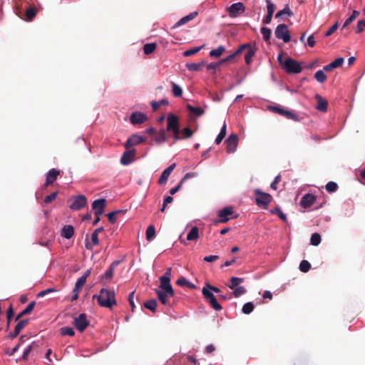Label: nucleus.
Here are the masks:
<instances>
[{"label": "nucleus", "instance_id": "nucleus-14", "mask_svg": "<svg viewBox=\"0 0 365 365\" xmlns=\"http://www.w3.org/2000/svg\"><path fill=\"white\" fill-rule=\"evenodd\" d=\"M106 200L104 198L98 199L93 202L92 209L95 210L96 215H101L106 207Z\"/></svg>", "mask_w": 365, "mask_h": 365}, {"label": "nucleus", "instance_id": "nucleus-46", "mask_svg": "<svg viewBox=\"0 0 365 365\" xmlns=\"http://www.w3.org/2000/svg\"><path fill=\"white\" fill-rule=\"evenodd\" d=\"M270 212L272 214L277 215L278 217L283 221H287V216L284 213H283L279 207H275L274 209L270 210Z\"/></svg>", "mask_w": 365, "mask_h": 365}, {"label": "nucleus", "instance_id": "nucleus-8", "mask_svg": "<svg viewBox=\"0 0 365 365\" xmlns=\"http://www.w3.org/2000/svg\"><path fill=\"white\" fill-rule=\"evenodd\" d=\"M166 130L172 132L180 130L179 118L173 113H169L167 116Z\"/></svg>", "mask_w": 365, "mask_h": 365}, {"label": "nucleus", "instance_id": "nucleus-56", "mask_svg": "<svg viewBox=\"0 0 365 365\" xmlns=\"http://www.w3.org/2000/svg\"><path fill=\"white\" fill-rule=\"evenodd\" d=\"M36 346L35 343H32L31 345H29L26 349H24L23 355H22V359L24 361L27 360L29 354L31 353L32 349L34 346Z\"/></svg>", "mask_w": 365, "mask_h": 365}, {"label": "nucleus", "instance_id": "nucleus-12", "mask_svg": "<svg viewBox=\"0 0 365 365\" xmlns=\"http://www.w3.org/2000/svg\"><path fill=\"white\" fill-rule=\"evenodd\" d=\"M245 11V6L241 2L232 4L230 7L227 8L229 16L232 18L238 16L240 14L243 13Z\"/></svg>", "mask_w": 365, "mask_h": 365}, {"label": "nucleus", "instance_id": "nucleus-3", "mask_svg": "<svg viewBox=\"0 0 365 365\" xmlns=\"http://www.w3.org/2000/svg\"><path fill=\"white\" fill-rule=\"evenodd\" d=\"M283 69L289 73H299L302 71L301 64L290 57L284 60Z\"/></svg>", "mask_w": 365, "mask_h": 365}, {"label": "nucleus", "instance_id": "nucleus-1", "mask_svg": "<svg viewBox=\"0 0 365 365\" xmlns=\"http://www.w3.org/2000/svg\"><path fill=\"white\" fill-rule=\"evenodd\" d=\"M93 299H97L101 307L112 309L113 305L117 302L115 298V292L106 288H102L99 295H93Z\"/></svg>", "mask_w": 365, "mask_h": 365}, {"label": "nucleus", "instance_id": "nucleus-42", "mask_svg": "<svg viewBox=\"0 0 365 365\" xmlns=\"http://www.w3.org/2000/svg\"><path fill=\"white\" fill-rule=\"evenodd\" d=\"M314 78L319 83H321L325 82L327 80V76L323 70L317 71L314 74Z\"/></svg>", "mask_w": 365, "mask_h": 365}, {"label": "nucleus", "instance_id": "nucleus-57", "mask_svg": "<svg viewBox=\"0 0 365 365\" xmlns=\"http://www.w3.org/2000/svg\"><path fill=\"white\" fill-rule=\"evenodd\" d=\"M365 29V19L360 20L357 22L356 28V33L360 34Z\"/></svg>", "mask_w": 365, "mask_h": 365}, {"label": "nucleus", "instance_id": "nucleus-37", "mask_svg": "<svg viewBox=\"0 0 365 365\" xmlns=\"http://www.w3.org/2000/svg\"><path fill=\"white\" fill-rule=\"evenodd\" d=\"M157 304H158V303L155 299H150V300L145 302L143 304V306L145 308L150 310L151 312H155Z\"/></svg>", "mask_w": 365, "mask_h": 365}, {"label": "nucleus", "instance_id": "nucleus-58", "mask_svg": "<svg viewBox=\"0 0 365 365\" xmlns=\"http://www.w3.org/2000/svg\"><path fill=\"white\" fill-rule=\"evenodd\" d=\"M181 133L183 135L182 138H190L193 135V132L188 127L183 128Z\"/></svg>", "mask_w": 365, "mask_h": 365}, {"label": "nucleus", "instance_id": "nucleus-33", "mask_svg": "<svg viewBox=\"0 0 365 365\" xmlns=\"http://www.w3.org/2000/svg\"><path fill=\"white\" fill-rule=\"evenodd\" d=\"M225 51V48L223 46H220L215 49H212L210 52V56L219 58Z\"/></svg>", "mask_w": 365, "mask_h": 365}, {"label": "nucleus", "instance_id": "nucleus-36", "mask_svg": "<svg viewBox=\"0 0 365 365\" xmlns=\"http://www.w3.org/2000/svg\"><path fill=\"white\" fill-rule=\"evenodd\" d=\"M157 45L155 43H146L143 46V52L146 55H149L154 52L156 49Z\"/></svg>", "mask_w": 365, "mask_h": 365}, {"label": "nucleus", "instance_id": "nucleus-47", "mask_svg": "<svg viewBox=\"0 0 365 365\" xmlns=\"http://www.w3.org/2000/svg\"><path fill=\"white\" fill-rule=\"evenodd\" d=\"M233 290V295L235 297H239L243 294H245L247 292V289L242 287V286H238V287H236Z\"/></svg>", "mask_w": 365, "mask_h": 365}, {"label": "nucleus", "instance_id": "nucleus-52", "mask_svg": "<svg viewBox=\"0 0 365 365\" xmlns=\"http://www.w3.org/2000/svg\"><path fill=\"white\" fill-rule=\"evenodd\" d=\"M311 268L310 263L307 260H302L299 264V269L302 272H307Z\"/></svg>", "mask_w": 365, "mask_h": 365}, {"label": "nucleus", "instance_id": "nucleus-41", "mask_svg": "<svg viewBox=\"0 0 365 365\" xmlns=\"http://www.w3.org/2000/svg\"><path fill=\"white\" fill-rule=\"evenodd\" d=\"M146 240L151 241L155 236V228L153 225H150L146 230Z\"/></svg>", "mask_w": 365, "mask_h": 365}, {"label": "nucleus", "instance_id": "nucleus-55", "mask_svg": "<svg viewBox=\"0 0 365 365\" xmlns=\"http://www.w3.org/2000/svg\"><path fill=\"white\" fill-rule=\"evenodd\" d=\"M202 46L195 47L185 51L183 53L184 56H190L198 53Z\"/></svg>", "mask_w": 365, "mask_h": 365}, {"label": "nucleus", "instance_id": "nucleus-45", "mask_svg": "<svg viewBox=\"0 0 365 365\" xmlns=\"http://www.w3.org/2000/svg\"><path fill=\"white\" fill-rule=\"evenodd\" d=\"M60 333L63 335H68L70 336H73L75 334V331L72 327H63L60 329Z\"/></svg>", "mask_w": 365, "mask_h": 365}, {"label": "nucleus", "instance_id": "nucleus-54", "mask_svg": "<svg viewBox=\"0 0 365 365\" xmlns=\"http://www.w3.org/2000/svg\"><path fill=\"white\" fill-rule=\"evenodd\" d=\"M338 189V185L333 182L330 181L326 185V190L329 192H335Z\"/></svg>", "mask_w": 365, "mask_h": 365}, {"label": "nucleus", "instance_id": "nucleus-64", "mask_svg": "<svg viewBox=\"0 0 365 365\" xmlns=\"http://www.w3.org/2000/svg\"><path fill=\"white\" fill-rule=\"evenodd\" d=\"M339 24L336 22L325 34V36L328 37L333 34L338 29Z\"/></svg>", "mask_w": 365, "mask_h": 365}, {"label": "nucleus", "instance_id": "nucleus-51", "mask_svg": "<svg viewBox=\"0 0 365 365\" xmlns=\"http://www.w3.org/2000/svg\"><path fill=\"white\" fill-rule=\"evenodd\" d=\"M261 34H262V36L264 39L267 41L269 40L272 34L271 29L267 27H262L261 28Z\"/></svg>", "mask_w": 365, "mask_h": 365}, {"label": "nucleus", "instance_id": "nucleus-28", "mask_svg": "<svg viewBox=\"0 0 365 365\" xmlns=\"http://www.w3.org/2000/svg\"><path fill=\"white\" fill-rule=\"evenodd\" d=\"M74 235V228L71 225H65L61 230L62 237L70 239Z\"/></svg>", "mask_w": 365, "mask_h": 365}, {"label": "nucleus", "instance_id": "nucleus-21", "mask_svg": "<svg viewBox=\"0 0 365 365\" xmlns=\"http://www.w3.org/2000/svg\"><path fill=\"white\" fill-rule=\"evenodd\" d=\"M135 154V150H130L123 153L120 158V163L124 165L130 164L134 158Z\"/></svg>", "mask_w": 365, "mask_h": 365}, {"label": "nucleus", "instance_id": "nucleus-10", "mask_svg": "<svg viewBox=\"0 0 365 365\" xmlns=\"http://www.w3.org/2000/svg\"><path fill=\"white\" fill-rule=\"evenodd\" d=\"M86 197L83 195H79L73 197L72 203L69 205V207L73 210H79L86 207Z\"/></svg>", "mask_w": 365, "mask_h": 365}, {"label": "nucleus", "instance_id": "nucleus-6", "mask_svg": "<svg viewBox=\"0 0 365 365\" xmlns=\"http://www.w3.org/2000/svg\"><path fill=\"white\" fill-rule=\"evenodd\" d=\"M234 209L232 207H225L218 211L217 216L219 219L215 221V223L218 222H227L230 219L235 218L236 216H233L234 215Z\"/></svg>", "mask_w": 365, "mask_h": 365}, {"label": "nucleus", "instance_id": "nucleus-17", "mask_svg": "<svg viewBox=\"0 0 365 365\" xmlns=\"http://www.w3.org/2000/svg\"><path fill=\"white\" fill-rule=\"evenodd\" d=\"M120 264V261L115 260L113 262L109 268L106 270V272L101 277V280L103 282V280H110L113 278L114 270L117 267V266Z\"/></svg>", "mask_w": 365, "mask_h": 365}, {"label": "nucleus", "instance_id": "nucleus-60", "mask_svg": "<svg viewBox=\"0 0 365 365\" xmlns=\"http://www.w3.org/2000/svg\"><path fill=\"white\" fill-rule=\"evenodd\" d=\"M57 195H58L57 192H52L50 195L46 196L43 202L46 204L50 203L56 198Z\"/></svg>", "mask_w": 365, "mask_h": 365}, {"label": "nucleus", "instance_id": "nucleus-53", "mask_svg": "<svg viewBox=\"0 0 365 365\" xmlns=\"http://www.w3.org/2000/svg\"><path fill=\"white\" fill-rule=\"evenodd\" d=\"M29 320L28 319H24L21 320L18 322V324L16 325L14 330L17 333H20L21 331L25 327V326L28 324Z\"/></svg>", "mask_w": 365, "mask_h": 365}, {"label": "nucleus", "instance_id": "nucleus-63", "mask_svg": "<svg viewBox=\"0 0 365 365\" xmlns=\"http://www.w3.org/2000/svg\"><path fill=\"white\" fill-rule=\"evenodd\" d=\"M35 305H36V302L34 301L31 302L29 304V305L27 306V307L23 310V314H30L33 311Z\"/></svg>", "mask_w": 365, "mask_h": 365}, {"label": "nucleus", "instance_id": "nucleus-34", "mask_svg": "<svg viewBox=\"0 0 365 365\" xmlns=\"http://www.w3.org/2000/svg\"><path fill=\"white\" fill-rule=\"evenodd\" d=\"M243 278L232 277L230 279V284L227 286L230 289H234L236 287H238L242 282H243Z\"/></svg>", "mask_w": 365, "mask_h": 365}, {"label": "nucleus", "instance_id": "nucleus-48", "mask_svg": "<svg viewBox=\"0 0 365 365\" xmlns=\"http://www.w3.org/2000/svg\"><path fill=\"white\" fill-rule=\"evenodd\" d=\"M321 242V236L319 233H314L311 236L310 243L314 246H317Z\"/></svg>", "mask_w": 365, "mask_h": 365}, {"label": "nucleus", "instance_id": "nucleus-18", "mask_svg": "<svg viewBox=\"0 0 365 365\" xmlns=\"http://www.w3.org/2000/svg\"><path fill=\"white\" fill-rule=\"evenodd\" d=\"M60 175V170H58L55 168L51 169L46 174V182L44 183V187H47L49 185H51Z\"/></svg>", "mask_w": 365, "mask_h": 365}, {"label": "nucleus", "instance_id": "nucleus-24", "mask_svg": "<svg viewBox=\"0 0 365 365\" xmlns=\"http://www.w3.org/2000/svg\"><path fill=\"white\" fill-rule=\"evenodd\" d=\"M197 12L194 11L190 13V14L182 17L181 19H180L173 26V28L179 27L182 25H184L187 24L188 21L194 19L197 16Z\"/></svg>", "mask_w": 365, "mask_h": 365}, {"label": "nucleus", "instance_id": "nucleus-13", "mask_svg": "<svg viewBox=\"0 0 365 365\" xmlns=\"http://www.w3.org/2000/svg\"><path fill=\"white\" fill-rule=\"evenodd\" d=\"M160 290H166V292L170 294V297H173L174 290L170 284V278L167 276H161L160 277Z\"/></svg>", "mask_w": 365, "mask_h": 365}, {"label": "nucleus", "instance_id": "nucleus-35", "mask_svg": "<svg viewBox=\"0 0 365 365\" xmlns=\"http://www.w3.org/2000/svg\"><path fill=\"white\" fill-rule=\"evenodd\" d=\"M36 15V10L34 7H29L26 11V21H31Z\"/></svg>", "mask_w": 365, "mask_h": 365}, {"label": "nucleus", "instance_id": "nucleus-61", "mask_svg": "<svg viewBox=\"0 0 365 365\" xmlns=\"http://www.w3.org/2000/svg\"><path fill=\"white\" fill-rule=\"evenodd\" d=\"M120 212H121V210H117V211L109 212L107 215V217H108V219L109 222H111V223H115V221H116L115 215L117 214L120 213Z\"/></svg>", "mask_w": 365, "mask_h": 365}, {"label": "nucleus", "instance_id": "nucleus-20", "mask_svg": "<svg viewBox=\"0 0 365 365\" xmlns=\"http://www.w3.org/2000/svg\"><path fill=\"white\" fill-rule=\"evenodd\" d=\"M85 284V278H78L76 282L75 287L73 289V296L71 299V302H74L78 298V293L81 288Z\"/></svg>", "mask_w": 365, "mask_h": 365}, {"label": "nucleus", "instance_id": "nucleus-29", "mask_svg": "<svg viewBox=\"0 0 365 365\" xmlns=\"http://www.w3.org/2000/svg\"><path fill=\"white\" fill-rule=\"evenodd\" d=\"M360 13L356 10H354L352 14L345 21L341 29L347 27L351 23H352L359 16Z\"/></svg>", "mask_w": 365, "mask_h": 365}, {"label": "nucleus", "instance_id": "nucleus-59", "mask_svg": "<svg viewBox=\"0 0 365 365\" xmlns=\"http://www.w3.org/2000/svg\"><path fill=\"white\" fill-rule=\"evenodd\" d=\"M267 3V14L273 15L275 6L270 0H266Z\"/></svg>", "mask_w": 365, "mask_h": 365}, {"label": "nucleus", "instance_id": "nucleus-4", "mask_svg": "<svg viewBox=\"0 0 365 365\" xmlns=\"http://www.w3.org/2000/svg\"><path fill=\"white\" fill-rule=\"evenodd\" d=\"M202 295L205 301L210 305V307L215 311H220L222 309V306L217 302L216 297L212 292L207 287H203L202 289Z\"/></svg>", "mask_w": 365, "mask_h": 365}, {"label": "nucleus", "instance_id": "nucleus-26", "mask_svg": "<svg viewBox=\"0 0 365 365\" xmlns=\"http://www.w3.org/2000/svg\"><path fill=\"white\" fill-rule=\"evenodd\" d=\"M156 294L160 302L164 305H169L168 297L170 294L166 292V290H156Z\"/></svg>", "mask_w": 365, "mask_h": 365}, {"label": "nucleus", "instance_id": "nucleus-50", "mask_svg": "<svg viewBox=\"0 0 365 365\" xmlns=\"http://www.w3.org/2000/svg\"><path fill=\"white\" fill-rule=\"evenodd\" d=\"M173 93L175 97H180L182 94V88L176 83L172 82Z\"/></svg>", "mask_w": 365, "mask_h": 365}, {"label": "nucleus", "instance_id": "nucleus-43", "mask_svg": "<svg viewBox=\"0 0 365 365\" xmlns=\"http://www.w3.org/2000/svg\"><path fill=\"white\" fill-rule=\"evenodd\" d=\"M168 104V101L166 99H162L159 101H152L151 106L153 111L157 110L161 106H166Z\"/></svg>", "mask_w": 365, "mask_h": 365}, {"label": "nucleus", "instance_id": "nucleus-22", "mask_svg": "<svg viewBox=\"0 0 365 365\" xmlns=\"http://www.w3.org/2000/svg\"><path fill=\"white\" fill-rule=\"evenodd\" d=\"M316 201V197L312 194H306L301 200V205L304 208L311 207Z\"/></svg>", "mask_w": 365, "mask_h": 365}, {"label": "nucleus", "instance_id": "nucleus-32", "mask_svg": "<svg viewBox=\"0 0 365 365\" xmlns=\"http://www.w3.org/2000/svg\"><path fill=\"white\" fill-rule=\"evenodd\" d=\"M99 244L98 235L96 233L91 234V243L86 242V247L88 250H92L93 245H98Z\"/></svg>", "mask_w": 365, "mask_h": 365}, {"label": "nucleus", "instance_id": "nucleus-19", "mask_svg": "<svg viewBox=\"0 0 365 365\" xmlns=\"http://www.w3.org/2000/svg\"><path fill=\"white\" fill-rule=\"evenodd\" d=\"M175 167L176 164L173 163L168 168L163 170V172L162 173L161 175L158 179V183L160 185H164L167 182V180L170 175L171 174V173L173 172Z\"/></svg>", "mask_w": 365, "mask_h": 365}, {"label": "nucleus", "instance_id": "nucleus-39", "mask_svg": "<svg viewBox=\"0 0 365 365\" xmlns=\"http://www.w3.org/2000/svg\"><path fill=\"white\" fill-rule=\"evenodd\" d=\"M255 51H256V50L255 48H253L252 47H251L247 50V52L245 55V61L247 65L250 64V63L252 61V58L255 54Z\"/></svg>", "mask_w": 365, "mask_h": 365}, {"label": "nucleus", "instance_id": "nucleus-7", "mask_svg": "<svg viewBox=\"0 0 365 365\" xmlns=\"http://www.w3.org/2000/svg\"><path fill=\"white\" fill-rule=\"evenodd\" d=\"M269 110L278 113L280 115L286 117L287 119H291L294 121H299V118L297 115L290 110H285L284 108L280 106H269Z\"/></svg>", "mask_w": 365, "mask_h": 365}, {"label": "nucleus", "instance_id": "nucleus-2", "mask_svg": "<svg viewBox=\"0 0 365 365\" xmlns=\"http://www.w3.org/2000/svg\"><path fill=\"white\" fill-rule=\"evenodd\" d=\"M254 194L257 205L264 209H266L272 200L271 195L264 192L259 189H255L254 190Z\"/></svg>", "mask_w": 365, "mask_h": 365}, {"label": "nucleus", "instance_id": "nucleus-15", "mask_svg": "<svg viewBox=\"0 0 365 365\" xmlns=\"http://www.w3.org/2000/svg\"><path fill=\"white\" fill-rule=\"evenodd\" d=\"M147 120L146 115L141 112H134L130 116V121L133 125L142 124Z\"/></svg>", "mask_w": 365, "mask_h": 365}, {"label": "nucleus", "instance_id": "nucleus-49", "mask_svg": "<svg viewBox=\"0 0 365 365\" xmlns=\"http://www.w3.org/2000/svg\"><path fill=\"white\" fill-rule=\"evenodd\" d=\"M254 309V305L252 302L245 303L242 309V312L245 314H250Z\"/></svg>", "mask_w": 365, "mask_h": 365}, {"label": "nucleus", "instance_id": "nucleus-16", "mask_svg": "<svg viewBox=\"0 0 365 365\" xmlns=\"http://www.w3.org/2000/svg\"><path fill=\"white\" fill-rule=\"evenodd\" d=\"M145 138L138 135H136V134H134L133 135H131L126 141L125 144V148L126 149H128L130 148V147L132 146H134V145H138L143 142H145Z\"/></svg>", "mask_w": 365, "mask_h": 365}, {"label": "nucleus", "instance_id": "nucleus-44", "mask_svg": "<svg viewBox=\"0 0 365 365\" xmlns=\"http://www.w3.org/2000/svg\"><path fill=\"white\" fill-rule=\"evenodd\" d=\"M155 140L158 143H163L166 140V134L165 130H160L159 132L156 134L155 137Z\"/></svg>", "mask_w": 365, "mask_h": 365}, {"label": "nucleus", "instance_id": "nucleus-31", "mask_svg": "<svg viewBox=\"0 0 365 365\" xmlns=\"http://www.w3.org/2000/svg\"><path fill=\"white\" fill-rule=\"evenodd\" d=\"M283 15H287L288 16L291 17L294 15L293 12L291 11L288 5H286L284 8L280 11H279L276 15L275 18H280Z\"/></svg>", "mask_w": 365, "mask_h": 365}, {"label": "nucleus", "instance_id": "nucleus-11", "mask_svg": "<svg viewBox=\"0 0 365 365\" xmlns=\"http://www.w3.org/2000/svg\"><path fill=\"white\" fill-rule=\"evenodd\" d=\"M225 143L227 144L226 150L228 153H233L236 151L238 145V136L237 134H231Z\"/></svg>", "mask_w": 365, "mask_h": 365}, {"label": "nucleus", "instance_id": "nucleus-9", "mask_svg": "<svg viewBox=\"0 0 365 365\" xmlns=\"http://www.w3.org/2000/svg\"><path fill=\"white\" fill-rule=\"evenodd\" d=\"M73 325L79 331H83L89 325L86 314L82 313L78 317H76L73 320Z\"/></svg>", "mask_w": 365, "mask_h": 365}, {"label": "nucleus", "instance_id": "nucleus-38", "mask_svg": "<svg viewBox=\"0 0 365 365\" xmlns=\"http://www.w3.org/2000/svg\"><path fill=\"white\" fill-rule=\"evenodd\" d=\"M226 132H227V125H226V123H224V124L220 130V133L218 134V135L217 136V138L215 139L216 144L218 145L222 142V140L226 135Z\"/></svg>", "mask_w": 365, "mask_h": 365}, {"label": "nucleus", "instance_id": "nucleus-40", "mask_svg": "<svg viewBox=\"0 0 365 365\" xmlns=\"http://www.w3.org/2000/svg\"><path fill=\"white\" fill-rule=\"evenodd\" d=\"M203 64L204 61L200 63H190L186 64V68L190 71H197L200 70Z\"/></svg>", "mask_w": 365, "mask_h": 365}, {"label": "nucleus", "instance_id": "nucleus-27", "mask_svg": "<svg viewBox=\"0 0 365 365\" xmlns=\"http://www.w3.org/2000/svg\"><path fill=\"white\" fill-rule=\"evenodd\" d=\"M186 108L195 117L201 116L205 113V110L200 107H195L190 104H187Z\"/></svg>", "mask_w": 365, "mask_h": 365}, {"label": "nucleus", "instance_id": "nucleus-5", "mask_svg": "<svg viewBox=\"0 0 365 365\" xmlns=\"http://www.w3.org/2000/svg\"><path fill=\"white\" fill-rule=\"evenodd\" d=\"M274 35L278 39H282L284 43H288L291 40V36L287 25L284 24H279L274 31Z\"/></svg>", "mask_w": 365, "mask_h": 365}, {"label": "nucleus", "instance_id": "nucleus-23", "mask_svg": "<svg viewBox=\"0 0 365 365\" xmlns=\"http://www.w3.org/2000/svg\"><path fill=\"white\" fill-rule=\"evenodd\" d=\"M343 63H344V58L342 57L337 58L334 61H333L331 63H330L329 64L324 66V71H330L334 68H336L341 66Z\"/></svg>", "mask_w": 365, "mask_h": 365}, {"label": "nucleus", "instance_id": "nucleus-30", "mask_svg": "<svg viewBox=\"0 0 365 365\" xmlns=\"http://www.w3.org/2000/svg\"><path fill=\"white\" fill-rule=\"evenodd\" d=\"M199 236V230L197 227H193L187 235V240H196Z\"/></svg>", "mask_w": 365, "mask_h": 365}, {"label": "nucleus", "instance_id": "nucleus-62", "mask_svg": "<svg viewBox=\"0 0 365 365\" xmlns=\"http://www.w3.org/2000/svg\"><path fill=\"white\" fill-rule=\"evenodd\" d=\"M57 291L58 290L54 289V288H48L46 289H44V290L40 292L37 294V297H43L46 296L48 294H50V293H52V292H57Z\"/></svg>", "mask_w": 365, "mask_h": 365}, {"label": "nucleus", "instance_id": "nucleus-25", "mask_svg": "<svg viewBox=\"0 0 365 365\" xmlns=\"http://www.w3.org/2000/svg\"><path fill=\"white\" fill-rule=\"evenodd\" d=\"M316 98L317 100V108L320 110V111H322V112H325L327 110V106H328V103L327 101V100H325L324 98H323L319 94H317L316 95Z\"/></svg>", "mask_w": 365, "mask_h": 365}]
</instances>
